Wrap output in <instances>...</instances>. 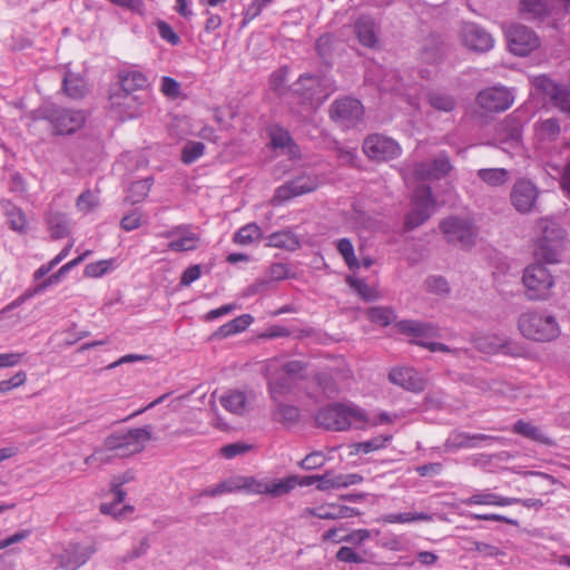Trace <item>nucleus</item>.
I'll list each match as a JSON object with an SVG mask.
<instances>
[{
  "label": "nucleus",
  "instance_id": "obj_17",
  "mask_svg": "<svg viewBox=\"0 0 570 570\" xmlns=\"http://www.w3.org/2000/svg\"><path fill=\"white\" fill-rule=\"evenodd\" d=\"M320 185L317 176L314 175H301L296 178L279 186L274 196V200L277 203L286 202L293 197H297L311 191H314Z\"/></svg>",
  "mask_w": 570,
  "mask_h": 570
},
{
  "label": "nucleus",
  "instance_id": "obj_51",
  "mask_svg": "<svg viewBox=\"0 0 570 570\" xmlns=\"http://www.w3.org/2000/svg\"><path fill=\"white\" fill-rule=\"evenodd\" d=\"M366 80L374 82L382 91H399L401 86L395 71L391 70L384 73L381 80H374L371 73L366 75Z\"/></svg>",
  "mask_w": 570,
  "mask_h": 570
},
{
  "label": "nucleus",
  "instance_id": "obj_12",
  "mask_svg": "<svg viewBox=\"0 0 570 570\" xmlns=\"http://www.w3.org/2000/svg\"><path fill=\"white\" fill-rule=\"evenodd\" d=\"M514 98L512 89L498 85L481 90L476 96V102L484 110L500 112L509 109Z\"/></svg>",
  "mask_w": 570,
  "mask_h": 570
},
{
  "label": "nucleus",
  "instance_id": "obj_64",
  "mask_svg": "<svg viewBox=\"0 0 570 570\" xmlns=\"http://www.w3.org/2000/svg\"><path fill=\"white\" fill-rule=\"evenodd\" d=\"M112 452L114 451L107 450V448L104 445V448L96 450L91 455L87 456L85 459V463L87 465H91V464L101 465V464L108 463L112 458V454H111Z\"/></svg>",
  "mask_w": 570,
  "mask_h": 570
},
{
  "label": "nucleus",
  "instance_id": "obj_4",
  "mask_svg": "<svg viewBox=\"0 0 570 570\" xmlns=\"http://www.w3.org/2000/svg\"><path fill=\"white\" fill-rule=\"evenodd\" d=\"M538 227L541 234L534 244V257L546 263H557L563 247L564 230L550 219H541Z\"/></svg>",
  "mask_w": 570,
  "mask_h": 570
},
{
  "label": "nucleus",
  "instance_id": "obj_3",
  "mask_svg": "<svg viewBox=\"0 0 570 570\" xmlns=\"http://www.w3.org/2000/svg\"><path fill=\"white\" fill-rule=\"evenodd\" d=\"M366 419V411L353 403H336L320 410L316 422L320 426L332 431H346L352 425L358 428V421Z\"/></svg>",
  "mask_w": 570,
  "mask_h": 570
},
{
  "label": "nucleus",
  "instance_id": "obj_42",
  "mask_svg": "<svg viewBox=\"0 0 570 570\" xmlns=\"http://www.w3.org/2000/svg\"><path fill=\"white\" fill-rule=\"evenodd\" d=\"M297 487L295 475H289L284 479H268L267 495L278 498L289 493Z\"/></svg>",
  "mask_w": 570,
  "mask_h": 570
},
{
  "label": "nucleus",
  "instance_id": "obj_57",
  "mask_svg": "<svg viewBox=\"0 0 570 570\" xmlns=\"http://www.w3.org/2000/svg\"><path fill=\"white\" fill-rule=\"evenodd\" d=\"M397 419L396 414H390L387 412H379L375 414H367L365 420L358 421V428L364 429L365 426H377L384 424H391Z\"/></svg>",
  "mask_w": 570,
  "mask_h": 570
},
{
  "label": "nucleus",
  "instance_id": "obj_26",
  "mask_svg": "<svg viewBox=\"0 0 570 570\" xmlns=\"http://www.w3.org/2000/svg\"><path fill=\"white\" fill-rule=\"evenodd\" d=\"M389 379L393 384L415 393L423 391L425 387V380L412 367L393 368Z\"/></svg>",
  "mask_w": 570,
  "mask_h": 570
},
{
  "label": "nucleus",
  "instance_id": "obj_61",
  "mask_svg": "<svg viewBox=\"0 0 570 570\" xmlns=\"http://www.w3.org/2000/svg\"><path fill=\"white\" fill-rule=\"evenodd\" d=\"M430 105L442 111H451L454 108V100L448 95L432 92L429 95Z\"/></svg>",
  "mask_w": 570,
  "mask_h": 570
},
{
  "label": "nucleus",
  "instance_id": "obj_49",
  "mask_svg": "<svg viewBox=\"0 0 570 570\" xmlns=\"http://www.w3.org/2000/svg\"><path fill=\"white\" fill-rule=\"evenodd\" d=\"M274 419L285 424H293L299 417V411L296 406L277 403L274 411Z\"/></svg>",
  "mask_w": 570,
  "mask_h": 570
},
{
  "label": "nucleus",
  "instance_id": "obj_1",
  "mask_svg": "<svg viewBox=\"0 0 570 570\" xmlns=\"http://www.w3.org/2000/svg\"><path fill=\"white\" fill-rule=\"evenodd\" d=\"M520 334L535 342H550L560 335V327L556 317L544 311L527 309L518 317Z\"/></svg>",
  "mask_w": 570,
  "mask_h": 570
},
{
  "label": "nucleus",
  "instance_id": "obj_43",
  "mask_svg": "<svg viewBox=\"0 0 570 570\" xmlns=\"http://www.w3.org/2000/svg\"><path fill=\"white\" fill-rule=\"evenodd\" d=\"M118 267L117 258L101 259L86 265L83 275L86 277H101Z\"/></svg>",
  "mask_w": 570,
  "mask_h": 570
},
{
  "label": "nucleus",
  "instance_id": "obj_27",
  "mask_svg": "<svg viewBox=\"0 0 570 570\" xmlns=\"http://www.w3.org/2000/svg\"><path fill=\"white\" fill-rule=\"evenodd\" d=\"M130 476L116 478L111 483V494L114 497V501L110 503H102L100 505V511L104 514H111L115 518H120L126 513L132 512V508L130 505H124L121 509H118V505L124 502L126 498V492L121 489V485L128 482Z\"/></svg>",
  "mask_w": 570,
  "mask_h": 570
},
{
  "label": "nucleus",
  "instance_id": "obj_13",
  "mask_svg": "<svg viewBox=\"0 0 570 570\" xmlns=\"http://www.w3.org/2000/svg\"><path fill=\"white\" fill-rule=\"evenodd\" d=\"M364 153L375 160H389L401 154L400 145L392 138L383 135H370L363 142Z\"/></svg>",
  "mask_w": 570,
  "mask_h": 570
},
{
  "label": "nucleus",
  "instance_id": "obj_22",
  "mask_svg": "<svg viewBox=\"0 0 570 570\" xmlns=\"http://www.w3.org/2000/svg\"><path fill=\"white\" fill-rule=\"evenodd\" d=\"M533 85L551 97L557 107L570 115V91L564 86L556 83L544 75L535 77Z\"/></svg>",
  "mask_w": 570,
  "mask_h": 570
},
{
  "label": "nucleus",
  "instance_id": "obj_15",
  "mask_svg": "<svg viewBox=\"0 0 570 570\" xmlns=\"http://www.w3.org/2000/svg\"><path fill=\"white\" fill-rule=\"evenodd\" d=\"M94 552L95 549L91 546L70 543L52 559L63 570H77L90 559Z\"/></svg>",
  "mask_w": 570,
  "mask_h": 570
},
{
  "label": "nucleus",
  "instance_id": "obj_18",
  "mask_svg": "<svg viewBox=\"0 0 570 570\" xmlns=\"http://www.w3.org/2000/svg\"><path fill=\"white\" fill-rule=\"evenodd\" d=\"M397 332L410 338L411 343L417 344V341H429L440 336V328L436 324L421 322L416 320H403L395 324Z\"/></svg>",
  "mask_w": 570,
  "mask_h": 570
},
{
  "label": "nucleus",
  "instance_id": "obj_60",
  "mask_svg": "<svg viewBox=\"0 0 570 570\" xmlns=\"http://www.w3.org/2000/svg\"><path fill=\"white\" fill-rule=\"evenodd\" d=\"M6 215L10 227L19 233H22L26 228V217L21 209L11 206L7 208Z\"/></svg>",
  "mask_w": 570,
  "mask_h": 570
},
{
  "label": "nucleus",
  "instance_id": "obj_55",
  "mask_svg": "<svg viewBox=\"0 0 570 570\" xmlns=\"http://www.w3.org/2000/svg\"><path fill=\"white\" fill-rule=\"evenodd\" d=\"M337 250L350 268L356 269L360 267V262L354 254V246L348 238H341L337 242Z\"/></svg>",
  "mask_w": 570,
  "mask_h": 570
},
{
  "label": "nucleus",
  "instance_id": "obj_28",
  "mask_svg": "<svg viewBox=\"0 0 570 570\" xmlns=\"http://www.w3.org/2000/svg\"><path fill=\"white\" fill-rule=\"evenodd\" d=\"M520 502L518 498H507L490 490L476 491L471 497L463 499L464 505H489V507H508Z\"/></svg>",
  "mask_w": 570,
  "mask_h": 570
},
{
  "label": "nucleus",
  "instance_id": "obj_35",
  "mask_svg": "<svg viewBox=\"0 0 570 570\" xmlns=\"http://www.w3.org/2000/svg\"><path fill=\"white\" fill-rule=\"evenodd\" d=\"M220 404L234 414H243L247 407V397L240 391H229L220 396Z\"/></svg>",
  "mask_w": 570,
  "mask_h": 570
},
{
  "label": "nucleus",
  "instance_id": "obj_5",
  "mask_svg": "<svg viewBox=\"0 0 570 570\" xmlns=\"http://www.w3.org/2000/svg\"><path fill=\"white\" fill-rule=\"evenodd\" d=\"M522 285L529 301H547L552 296L554 277L541 263H532L523 269Z\"/></svg>",
  "mask_w": 570,
  "mask_h": 570
},
{
  "label": "nucleus",
  "instance_id": "obj_29",
  "mask_svg": "<svg viewBox=\"0 0 570 570\" xmlns=\"http://www.w3.org/2000/svg\"><path fill=\"white\" fill-rule=\"evenodd\" d=\"M362 481L363 476L356 473L333 474L327 472L321 475L320 483L316 488L320 491H328L333 489L347 488L350 485L358 484Z\"/></svg>",
  "mask_w": 570,
  "mask_h": 570
},
{
  "label": "nucleus",
  "instance_id": "obj_2",
  "mask_svg": "<svg viewBox=\"0 0 570 570\" xmlns=\"http://www.w3.org/2000/svg\"><path fill=\"white\" fill-rule=\"evenodd\" d=\"M265 376L268 381V390L274 401L289 392L295 380L303 377L305 365L301 361L283 362L273 358L265 363Z\"/></svg>",
  "mask_w": 570,
  "mask_h": 570
},
{
  "label": "nucleus",
  "instance_id": "obj_56",
  "mask_svg": "<svg viewBox=\"0 0 570 570\" xmlns=\"http://www.w3.org/2000/svg\"><path fill=\"white\" fill-rule=\"evenodd\" d=\"M336 503H326L316 508H306L304 517H315L322 520H336Z\"/></svg>",
  "mask_w": 570,
  "mask_h": 570
},
{
  "label": "nucleus",
  "instance_id": "obj_32",
  "mask_svg": "<svg viewBox=\"0 0 570 570\" xmlns=\"http://www.w3.org/2000/svg\"><path fill=\"white\" fill-rule=\"evenodd\" d=\"M148 86L147 77L138 70H124L119 73L118 89L135 94Z\"/></svg>",
  "mask_w": 570,
  "mask_h": 570
},
{
  "label": "nucleus",
  "instance_id": "obj_38",
  "mask_svg": "<svg viewBox=\"0 0 570 570\" xmlns=\"http://www.w3.org/2000/svg\"><path fill=\"white\" fill-rule=\"evenodd\" d=\"M262 229L258 225L250 223L240 227L234 235V243L248 246L253 245L262 238Z\"/></svg>",
  "mask_w": 570,
  "mask_h": 570
},
{
  "label": "nucleus",
  "instance_id": "obj_45",
  "mask_svg": "<svg viewBox=\"0 0 570 570\" xmlns=\"http://www.w3.org/2000/svg\"><path fill=\"white\" fill-rule=\"evenodd\" d=\"M153 181L151 177H147L132 183L128 189L127 199L131 204H137L144 200L150 191Z\"/></svg>",
  "mask_w": 570,
  "mask_h": 570
},
{
  "label": "nucleus",
  "instance_id": "obj_10",
  "mask_svg": "<svg viewBox=\"0 0 570 570\" xmlns=\"http://www.w3.org/2000/svg\"><path fill=\"white\" fill-rule=\"evenodd\" d=\"M440 229L449 243L460 244L462 247L471 246L475 237L472 223L456 216L443 219Z\"/></svg>",
  "mask_w": 570,
  "mask_h": 570
},
{
  "label": "nucleus",
  "instance_id": "obj_8",
  "mask_svg": "<svg viewBox=\"0 0 570 570\" xmlns=\"http://www.w3.org/2000/svg\"><path fill=\"white\" fill-rule=\"evenodd\" d=\"M42 117L52 125L57 135H71L86 122L83 111L61 107L46 108Z\"/></svg>",
  "mask_w": 570,
  "mask_h": 570
},
{
  "label": "nucleus",
  "instance_id": "obj_37",
  "mask_svg": "<svg viewBox=\"0 0 570 570\" xmlns=\"http://www.w3.org/2000/svg\"><path fill=\"white\" fill-rule=\"evenodd\" d=\"M512 431L517 434H520L527 439H530L532 441L543 443V444H550L551 440L541 431L540 428L529 423L524 422L522 420H519L514 423Z\"/></svg>",
  "mask_w": 570,
  "mask_h": 570
},
{
  "label": "nucleus",
  "instance_id": "obj_11",
  "mask_svg": "<svg viewBox=\"0 0 570 570\" xmlns=\"http://www.w3.org/2000/svg\"><path fill=\"white\" fill-rule=\"evenodd\" d=\"M509 49L517 56H527L540 45L538 36L522 24H511L505 30Z\"/></svg>",
  "mask_w": 570,
  "mask_h": 570
},
{
  "label": "nucleus",
  "instance_id": "obj_41",
  "mask_svg": "<svg viewBox=\"0 0 570 570\" xmlns=\"http://www.w3.org/2000/svg\"><path fill=\"white\" fill-rule=\"evenodd\" d=\"M503 337L497 334L479 335L473 340V343L480 352L494 354L500 352L503 345Z\"/></svg>",
  "mask_w": 570,
  "mask_h": 570
},
{
  "label": "nucleus",
  "instance_id": "obj_24",
  "mask_svg": "<svg viewBox=\"0 0 570 570\" xmlns=\"http://www.w3.org/2000/svg\"><path fill=\"white\" fill-rule=\"evenodd\" d=\"M164 237H177L168 244V249L173 252H189L198 247L200 236L189 227L180 225L165 233Z\"/></svg>",
  "mask_w": 570,
  "mask_h": 570
},
{
  "label": "nucleus",
  "instance_id": "obj_33",
  "mask_svg": "<svg viewBox=\"0 0 570 570\" xmlns=\"http://www.w3.org/2000/svg\"><path fill=\"white\" fill-rule=\"evenodd\" d=\"M254 318L249 314H243L226 324L222 325L214 334L215 338H226L230 335L238 334L245 331L252 323Z\"/></svg>",
  "mask_w": 570,
  "mask_h": 570
},
{
  "label": "nucleus",
  "instance_id": "obj_39",
  "mask_svg": "<svg viewBox=\"0 0 570 570\" xmlns=\"http://www.w3.org/2000/svg\"><path fill=\"white\" fill-rule=\"evenodd\" d=\"M392 434L377 435L367 441L358 442L352 445L354 454H368L371 452L384 449L392 440Z\"/></svg>",
  "mask_w": 570,
  "mask_h": 570
},
{
  "label": "nucleus",
  "instance_id": "obj_25",
  "mask_svg": "<svg viewBox=\"0 0 570 570\" xmlns=\"http://www.w3.org/2000/svg\"><path fill=\"white\" fill-rule=\"evenodd\" d=\"M521 10L541 18L544 16H563L566 13L564 0H521Z\"/></svg>",
  "mask_w": 570,
  "mask_h": 570
},
{
  "label": "nucleus",
  "instance_id": "obj_34",
  "mask_svg": "<svg viewBox=\"0 0 570 570\" xmlns=\"http://www.w3.org/2000/svg\"><path fill=\"white\" fill-rule=\"evenodd\" d=\"M355 33L358 41L365 47L373 48L377 42L375 24L371 18H360L355 22Z\"/></svg>",
  "mask_w": 570,
  "mask_h": 570
},
{
  "label": "nucleus",
  "instance_id": "obj_7",
  "mask_svg": "<svg viewBox=\"0 0 570 570\" xmlns=\"http://www.w3.org/2000/svg\"><path fill=\"white\" fill-rule=\"evenodd\" d=\"M436 210V203L429 186H420L414 190L412 208L406 215L404 226L414 229L425 223Z\"/></svg>",
  "mask_w": 570,
  "mask_h": 570
},
{
  "label": "nucleus",
  "instance_id": "obj_59",
  "mask_svg": "<svg viewBox=\"0 0 570 570\" xmlns=\"http://www.w3.org/2000/svg\"><path fill=\"white\" fill-rule=\"evenodd\" d=\"M537 131L542 139H554L560 132V125L557 119L549 118L537 126Z\"/></svg>",
  "mask_w": 570,
  "mask_h": 570
},
{
  "label": "nucleus",
  "instance_id": "obj_63",
  "mask_svg": "<svg viewBox=\"0 0 570 570\" xmlns=\"http://www.w3.org/2000/svg\"><path fill=\"white\" fill-rule=\"evenodd\" d=\"M157 30L161 39L169 42L173 46H177L180 42L179 36L174 31V29L165 21L157 22Z\"/></svg>",
  "mask_w": 570,
  "mask_h": 570
},
{
  "label": "nucleus",
  "instance_id": "obj_54",
  "mask_svg": "<svg viewBox=\"0 0 570 570\" xmlns=\"http://www.w3.org/2000/svg\"><path fill=\"white\" fill-rule=\"evenodd\" d=\"M99 205V196L91 190L81 193L76 202V207L82 214H88L96 209Z\"/></svg>",
  "mask_w": 570,
  "mask_h": 570
},
{
  "label": "nucleus",
  "instance_id": "obj_62",
  "mask_svg": "<svg viewBox=\"0 0 570 570\" xmlns=\"http://www.w3.org/2000/svg\"><path fill=\"white\" fill-rule=\"evenodd\" d=\"M426 289L434 294H445L449 292V284L445 278L441 276H431L425 281Z\"/></svg>",
  "mask_w": 570,
  "mask_h": 570
},
{
  "label": "nucleus",
  "instance_id": "obj_46",
  "mask_svg": "<svg viewBox=\"0 0 570 570\" xmlns=\"http://www.w3.org/2000/svg\"><path fill=\"white\" fill-rule=\"evenodd\" d=\"M433 515L425 512L417 513H390L382 517V521L385 523H407L414 521H432Z\"/></svg>",
  "mask_w": 570,
  "mask_h": 570
},
{
  "label": "nucleus",
  "instance_id": "obj_52",
  "mask_svg": "<svg viewBox=\"0 0 570 570\" xmlns=\"http://www.w3.org/2000/svg\"><path fill=\"white\" fill-rule=\"evenodd\" d=\"M366 315L371 322L382 326H386L395 320L394 312L387 307H372Z\"/></svg>",
  "mask_w": 570,
  "mask_h": 570
},
{
  "label": "nucleus",
  "instance_id": "obj_6",
  "mask_svg": "<svg viewBox=\"0 0 570 570\" xmlns=\"http://www.w3.org/2000/svg\"><path fill=\"white\" fill-rule=\"evenodd\" d=\"M150 439V428L131 429L127 432H117L107 436L105 446L109 451H115V455L128 456L142 451Z\"/></svg>",
  "mask_w": 570,
  "mask_h": 570
},
{
  "label": "nucleus",
  "instance_id": "obj_40",
  "mask_svg": "<svg viewBox=\"0 0 570 570\" xmlns=\"http://www.w3.org/2000/svg\"><path fill=\"white\" fill-rule=\"evenodd\" d=\"M478 177L491 187H499L509 180L510 173L504 168H487L478 170Z\"/></svg>",
  "mask_w": 570,
  "mask_h": 570
},
{
  "label": "nucleus",
  "instance_id": "obj_44",
  "mask_svg": "<svg viewBox=\"0 0 570 570\" xmlns=\"http://www.w3.org/2000/svg\"><path fill=\"white\" fill-rule=\"evenodd\" d=\"M63 89L71 98H80L87 91L86 81L78 75L67 72L63 78Z\"/></svg>",
  "mask_w": 570,
  "mask_h": 570
},
{
  "label": "nucleus",
  "instance_id": "obj_21",
  "mask_svg": "<svg viewBox=\"0 0 570 570\" xmlns=\"http://www.w3.org/2000/svg\"><path fill=\"white\" fill-rule=\"evenodd\" d=\"M110 107L124 118H135L139 115L142 105L141 97L120 89H115L109 96Z\"/></svg>",
  "mask_w": 570,
  "mask_h": 570
},
{
  "label": "nucleus",
  "instance_id": "obj_47",
  "mask_svg": "<svg viewBox=\"0 0 570 570\" xmlns=\"http://www.w3.org/2000/svg\"><path fill=\"white\" fill-rule=\"evenodd\" d=\"M346 283L353 288L363 299L371 302L379 298V293L375 288L367 285L363 279L353 276L346 278Z\"/></svg>",
  "mask_w": 570,
  "mask_h": 570
},
{
  "label": "nucleus",
  "instance_id": "obj_53",
  "mask_svg": "<svg viewBox=\"0 0 570 570\" xmlns=\"http://www.w3.org/2000/svg\"><path fill=\"white\" fill-rule=\"evenodd\" d=\"M240 490L253 494H267L268 479L239 478Z\"/></svg>",
  "mask_w": 570,
  "mask_h": 570
},
{
  "label": "nucleus",
  "instance_id": "obj_23",
  "mask_svg": "<svg viewBox=\"0 0 570 570\" xmlns=\"http://www.w3.org/2000/svg\"><path fill=\"white\" fill-rule=\"evenodd\" d=\"M499 441H501L499 436L482 433L470 434L465 432H454L448 438L446 446L450 449H473L490 446Z\"/></svg>",
  "mask_w": 570,
  "mask_h": 570
},
{
  "label": "nucleus",
  "instance_id": "obj_30",
  "mask_svg": "<svg viewBox=\"0 0 570 570\" xmlns=\"http://www.w3.org/2000/svg\"><path fill=\"white\" fill-rule=\"evenodd\" d=\"M500 142L508 145L513 150L521 145V126L514 118H509L499 126Z\"/></svg>",
  "mask_w": 570,
  "mask_h": 570
},
{
  "label": "nucleus",
  "instance_id": "obj_36",
  "mask_svg": "<svg viewBox=\"0 0 570 570\" xmlns=\"http://www.w3.org/2000/svg\"><path fill=\"white\" fill-rule=\"evenodd\" d=\"M268 246L296 250L299 247L298 237L291 230H281L268 236Z\"/></svg>",
  "mask_w": 570,
  "mask_h": 570
},
{
  "label": "nucleus",
  "instance_id": "obj_16",
  "mask_svg": "<svg viewBox=\"0 0 570 570\" xmlns=\"http://www.w3.org/2000/svg\"><path fill=\"white\" fill-rule=\"evenodd\" d=\"M539 190L537 186L529 179H519L514 183L510 199L513 207L522 214L530 213L538 200Z\"/></svg>",
  "mask_w": 570,
  "mask_h": 570
},
{
  "label": "nucleus",
  "instance_id": "obj_50",
  "mask_svg": "<svg viewBox=\"0 0 570 570\" xmlns=\"http://www.w3.org/2000/svg\"><path fill=\"white\" fill-rule=\"evenodd\" d=\"M235 491H240L239 478L228 479L222 481L215 487L207 488L206 490H204L203 495L217 497L224 493H232Z\"/></svg>",
  "mask_w": 570,
  "mask_h": 570
},
{
  "label": "nucleus",
  "instance_id": "obj_19",
  "mask_svg": "<svg viewBox=\"0 0 570 570\" xmlns=\"http://www.w3.org/2000/svg\"><path fill=\"white\" fill-rule=\"evenodd\" d=\"M461 40L465 47L476 52L489 51L494 46L492 36L475 23L463 24Z\"/></svg>",
  "mask_w": 570,
  "mask_h": 570
},
{
  "label": "nucleus",
  "instance_id": "obj_48",
  "mask_svg": "<svg viewBox=\"0 0 570 570\" xmlns=\"http://www.w3.org/2000/svg\"><path fill=\"white\" fill-rule=\"evenodd\" d=\"M80 263H81V257H76V258L69 261L68 263L62 265L57 273H55L51 276H49L42 284H39L38 286H36L35 287V292L36 293H40L43 289H46L48 286H51V285H55V284L59 283L60 278L67 272H69L70 269H72L73 267L79 265Z\"/></svg>",
  "mask_w": 570,
  "mask_h": 570
},
{
  "label": "nucleus",
  "instance_id": "obj_31",
  "mask_svg": "<svg viewBox=\"0 0 570 570\" xmlns=\"http://www.w3.org/2000/svg\"><path fill=\"white\" fill-rule=\"evenodd\" d=\"M271 142L275 149H279L289 157L298 155V148L293 142L288 131L281 127H272L269 130Z\"/></svg>",
  "mask_w": 570,
  "mask_h": 570
},
{
  "label": "nucleus",
  "instance_id": "obj_14",
  "mask_svg": "<svg viewBox=\"0 0 570 570\" xmlns=\"http://www.w3.org/2000/svg\"><path fill=\"white\" fill-rule=\"evenodd\" d=\"M362 104L354 98L345 97L332 104L331 117L344 127L355 126L363 117Z\"/></svg>",
  "mask_w": 570,
  "mask_h": 570
},
{
  "label": "nucleus",
  "instance_id": "obj_58",
  "mask_svg": "<svg viewBox=\"0 0 570 570\" xmlns=\"http://www.w3.org/2000/svg\"><path fill=\"white\" fill-rule=\"evenodd\" d=\"M205 145L200 141H188L181 151V159L185 164H191L203 156Z\"/></svg>",
  "mask_w": 570,
  "mask_h": 570
},
{
  "label": "nucleus",
  "instance_id": "obj_20",
  "mask_svg": "<svg viewBox=\"0 0 570 570\" xmlns=\"http://www.w3.org/2000/svg\"><path fill=\"white\" fill-rule=\"evenodd\" d=\"M451 169L449 157L445 154H440L431 161L416 164L413 174L420 180H438L445 177Z\"/></svg>",
  "mask_w": 570,
  "mask_h": 570
},
{
  "label": "nucleus",
  "instance_id": "obj_9",
  "mask_svg": "<svg viewBox=\"0 0 570 570\" xmlns=\"http://www.w3.org/2000/svg\"><path fill=\"white\" fill-rule=\"evenodd\" d=\"M335 89L333 81L326 77L303 75L296 81L294 90L305 99L322 104Z\"/></svg>",
  "mask_w": 570,
  "mask_h": 570
}]
</instances>
